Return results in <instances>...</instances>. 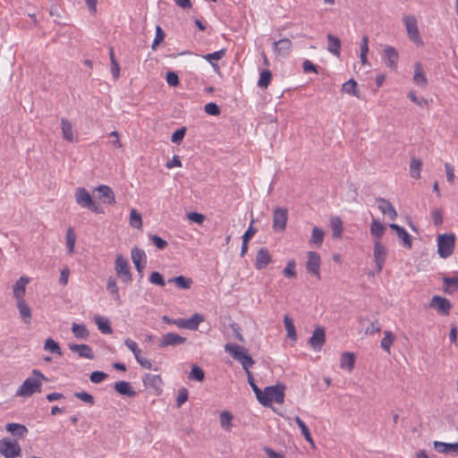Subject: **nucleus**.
I'll use <instances>...</instances> for the list:
<instances>
[{
  "label": "nucleus",
  "mask_w": 458,
  "mask_h": 458,
  "mask_svg": "<svg viewBox=\"0 0 458 458\" xmlns=\"http://www.w3.org/2000/svg\"><path fill=\"white\" fill-rule=\"evenodd\" d=\"M107 377V374L103 371H93L90 376L89 379L94 384L101 383L103 380H105Z\"/></svg>",
  "instance_id": "obj_57"
},
{
  "label": "nucleus",
  "mask_w": 458,
  "mask_h": 458,
  "mask_svg": "<svg viewBox=\"0 0 458 458\" xmlns=\"http://www.w3.org/2000/svg\"><path fill=\"white\" fill-rule=\"evenodd\" d=\"M284 323L287 331V336L293 340H296L297 335L293 319L288 315H285L284 318Z\"/></svg>",
  "instance_id": "obj_49"
},
{
  "label": "nucleus",
  "mask_w": 458,
  "mask_h": 458,
  "mask_svg": "<svg viewBox=\"0 0 458 458\" xmlns=\"http://www.w3.org/2000/svg\"><path fill=\"white\" fill-rule=\"evenodd\" d=\"M389 227L396 233L398 238L402 242V245L404 248L408 250H411L412 248V237L407 233V231L403 227L396 224H390Z\"/></svg>",
  "instance_id": "obj_15"
},
{
  "label": "nucleus",
  "mask_w": 458,
  "mask_h": 458,
  "mask_svg": "<svg viewBox=\"0 0 458 458\" xmlns=\"http://www.w3.org/2000/svg\"><path fill=\"white\" fill-rule=\"evenodd\" d=\"M165 37V31L162 30L160 26L157 25L156 27V36L151 46L152 49H155L156 47L164 40Z\"/></svg>",
  "instance_id": "obj_56"
},
{
  "label": "nucleus",
  "mask_w": 458,
  "mask_h": 458,
  "mask_svg": "<svg viewBox=\"0 0 458 458\" xmlns=\"http://www.w3.org/2000/svg\"><path fill=\"white\" fill-rule=\"evenodd\" d=\"M166 82L172 87H177L180 83L178 74L174 72H167L165 75Z\"/></svg>",
  "instance_id": "obj_60"
},
{
  "label": "nucleus",
  "mask_w": 458,
  "mask_h": 458,
  "mask_svg": "<svg viewBox=\"0 0 458 458\" xmlns=\"http://www.w3.org/2000/svg\"><path fill=\"white\" fill-rule=\"evenodd\" d=\"M188 390L185 387L179 389L176 398L177 406L180 407L182 403H184L188 400Z\"/></svg>",
  "instance_id": "obj_62"
},
{
  "label": "nucleus",
  "mask_w": 458,
  "mask_h": 458,
  "mask_svg": "<svg viewBox=\"0 0 458 458\" xmlns=\"http://www.w3.org/2000/svg\"><path fill=\"white\" fill-rule=\"evenodd\" d=\"M324 241V232L322 229L314 226L310 239V243L315 244L317 247H320Z\"/></svg>",
  "instance_id": "obj_40"
},
{
  "label": "nucleus",
  "mask_w": 458,
  "mask_h": 458,
  "mask_svg": "<svg viewBox=\"0 0 458 458\" xmlns=\"http://www.w3.org/2000/svg\"><path fill=\"white\" fill-rule=\"evenodd\" d=\"M294 420L297 423V425L299 426V428H301V434H302L303 437L305 438V440L308 443H310L313 448H315V444L311 437L309 428L306 426V424L302 421V420L300 417L296 416L294 418Z\"/></svg>",
  "instance_id": "obj_37"
},
{
  "label": "nucleus",
  "mask_w": 458,
  "mask_h": 458,
  "mask_svg": "<svg viewBox=\"0 0 458 458\" xmlns=\"http://www.w3.org/2000/svg\"><path fill=\"white\" fill-rule=\"evenodd\" d=\"M44 349L49 351L52 353L62 355V350L57 342L53 340L51 337L47 338L44 344Z\"/></svg>",
  "instance_id": "obj_51"
},
{
  "label": "nucleus",
  "mask_w": 458,
  "mask_h": 458,
  "mask_svg": "<svg viewBox=\"0 0 458 458\" xmlns=\"http://www.w3.org/2000/svg\"><path fill=\"white\" fill-rule=\"evenodd\" d=\"M186 341V337L181 336L176 333H167L163 335L158 343V347L164 348L166 346H176L184 344Z\"/></svg>",
  "instance_id": "obj_11"
},
{
  "label": "nucleus",
  "mask_w": 458,
  "mask_h": 458,
  "mask_svg": "<svg viewBox=\"0 0 458 458\" xmlns=\"http://www.w3.org/2000/svg\"><path fill=\"white\" fill-rule=\"evenodd\" d=\"M377 201L379 202L378 209L384 215H387L391 220L397 217V212L392 203L384 198H377Z\"/></svg>",
  "instance_id": "obj_22"
},
{
  "label": "nucleus",
  "mask_w": 458,
  "mask_h": 458,
  "mask_svg": "<svg viewBox=\"0 0 458 458\" xmlns=\"http://www.w3.org/2000/svg\"><path fill=\"white\" fill-rule=\"evenodd\" d=\"M327 51L339 57L341 54V40L333 34H327Z\"/></svg>",
  "instance_id": "obj_24"
},
{
  "label": "nucleus",
  "mask_w": 458,
  "mask_h": 458,
  "mask_svg": "<svg viewBox=\"0 0 458 458\" xmlns=\"http://www.w3.org/2000/svg\"><path fill=\"white\" fill-rule=\"evenodd\" d=\"M187 217L190 221L201 225L205 220V216L198 212H190L187 214Z\"/></svg>",
  "instance_id": "obj_64"
},
{
  "label": "nucleus",
  "mask_w": 458,
  "mask_h": 458,
  "mask_svg": "<svg viewBox=\"0 0 458 458\" xmlns=\"http://www.w3.org/2000/svg\"><path fill=\"white\" fill-rule=\"evenodd\" d=\"M75 199L79 206L84 208L93 205V199L85 188H77L75 191Z\"/></svg>",
  "instance_id": "obj_17"
},
{
  "label": "nucleus",
  "mask_w": 458,
  "mask_h": 458,
  "mask_svg": "<svg viewBox=\"0 0 458 458\" xmlns=\"http://www.w3.org/2000/svg\"><path fill=\"white\" fill-rule=\"evenodd\" d=\"M73 395L79 400L89 403V405H93L95 403L94 397L87 392H75Z\"/></svg>",
  "instance_id": "obj_55"
},
{
  "label": "nucleus",
  "mask_w": 458,
  "mask_h": 458,
  "mask_svg": "<svg viewBox=\"0 0 458 458\" xmlns=\"http://www.w3.org/2000/svg\"><path fill=\"white\" fill-rule=\"evenodd\" d=\"M330 227L332 230V235L334 238H341L344 228H343V223L340 217L338 216H333L330 219Z\"/></svg>",
  "instance_id": "obj_34"
},
{
  "label": "nucleus",
  "mask_w": 458,
  "mask_h": 458,
  "mask_svg": "<svg viewBox=\"0 0 458 458\" xmlns=\"http://www.w3.org/2000/svg\"><path fill=\"white\" fill-rule=\"evenodd\" d=\"M308 259L306 261V270L309 274L316 276V278L320 279V265H321V258L318 253L316 251H308L307 253Z\"/></svg>",
  "instance_id": "obj_8"
},
{
  "label": "nucleus",
  "mask_w": 458,
  "mask_h": 458,
  "mask_svg": "<svg viewBox=\"0 0 458 458\" xmlns=\"http://www.w3.org/2000/svg\"><path fill=\"white\" fill-rule=\"evenodd\" d=\"M205 378L204 370L199 366H193L189 374V379L202 382Z\"/></svg>",
  "instance_id": "obj_52"
},
{
  "label": "nucleus",
  "mask_w": 458,
  "mask_h": 458,
  "mask_svg": "<svg viewBox=\"0 0 458 458\" xmlns=\"http://www.w3.org/2000/svg\"><path fill=\"white\" fill-rule=\"evenodd\" d=\"M0 453L4 458H15L21 454V446L17 440L0 439Z\"/></svg>",
  "instance_id": "obj_6"
},
{
  "label": "nucleus",
  "mask_w": 458,
  "mask_h": 458,
  "mask_svg": "<svg viewBox=\"0 0 458 458\" xmlns=\"http://www.w3.org/2000/svg\"><path fill=\"white\" fill-rule=\"evenodd\" d=\"M394 335L390 331L384 332V338L381 340L380 346L383 350H385L387 353H390V347L394 341Z\"/></svg>",
  "instance_id": "obj_47"
},
{
  "label": "nucleus",
  "mask_w": 458,
  "mask_h": 458,
  "mask_svg": "<svg viewBox=\"0 0 458 458\" xmlns=\"http://www.w3.org/2000/svg\"><path fill=\"white\" fill-rule=\"evenodd\" d=\"M326 342L325 330L321 327H317L313 331L312 336L309 340V344L315 351H320Z\"/></svg>",
  "instance_id": "obj_14"
},
{
  "label": "nucleus",
  "mask_w": 458,
  "mask_h": 458,
  "mask_svg": "<svg viewBox=\"0 0 458 458\" xmlns=\"http://www.w3.org/2000/svg\"><path fill=\"white\" fill-rule=\"evenodd\" d=\"M69 349L72 352L77 353L81 358H86V359H89V360H93L95 358L91 347L88 344H70Z\"/></svg>",
  "instance_id": "obj_20"
},
{
  "label": "nucleus",
  "mask_w": 458,
  "mask_h": 458,
  "mask_svg": "<svg viewBox=\"0 0 458 458\" xmlns=\"http://www.w3.org/2000/svg\"><path fill=\"white\" fill-rule=\"evenodd\" d=\"M421 167H422L421 160L419 158L412 157L411 159V165H410L411 176L414 179H419L420 177Z\"/></svg>",
  "instance_id": "obj_42"
},
{
  "label": "nucleus",
  "mask_w": 458,
  "mask_h": 458,
  "mask_svg": "<svg viewBox=\"0 0 458 458\" xmlns=\"http://www.w3.org/2000/svg\"><path fill=\"white\" fill-rule=\"evenodd\" d=\"M145 386L151 387L159 394L162 392L163 381L159 375L146 374L143 377Z\"/></svg>",
  "instance_id": "obj_19"
},
{
  "label": "nucleus",
  "mask_w": 458,
  "mask_h": 458,
  "mask_svg": "<svg viewBox=\"0 0 458 458\" xmlns=\"http://www.w3.org/2000/svg\"><path fill=\"white\" fill-rule=\"evenodd\" d=\"M435 449L442 454H458V443H444L439 441L434 442Z\"/></svg>",
  "instance_id": "obj_25"
},
{
  "label": "nucleus",
  "mask_w": 458,
  "mask_h": 458,
  "mask_svg": "<svg viewBox=\"0 0 458 458\" xmlns=\"http://www.w3.org/2000/svg\"><path fill=\"white\" fill-rule=\"evenodd\" d=\"M106 289L110 293V294L112 295L113 300L114 301H116L118 304H120L121 303V298H120V295H119V289H118L116 282H115V280H114V278L113 276H109L108 277L107 284H106Z\"/></svg>",
  "instance_id": "obj_35"
},
{
  "label": "nucleus",
  "mask_w": 458,
  "mask_h": 458,
  "mask_svg": "<svg viewBox=\"0 0 458 458\" xmlns=\"http://www.w3.org/2000/svg\"><path fill=\"white\" fill-rule=\"evenodd\" d=\"M149 282L153 284L159 285L161 287L165 285V281L163 277V276L157 271H154L149 276Z\"/></svg>",
  "instance_id": "obj_54"
},
{
  "label": "nucleus",
  "mask_w": 458,
  "mask_h": 458,
  "mask_svg": "<svg viewBox=\"0 0 458 458\" xmlns=\"http://www.w3.org/2000/svg\"><path fill=\"white\" fill-rule=\"evenodd\" d=\"M293 44L290 38H284L273 44V52L276 56H287L292 51Z\"/></svg>",
  "instance_id": "obj_13"
},
{
  "label": "nucleus",
  "mask_w": 458,
  "mask_h": 458,
  "mask_svg": "<svg viewBox=\"0 0 458 458\" xmlns=\"http://www.w3.org/2000/svg\"><path fill=\"white\" fill-rule=\"evenodd\" d=\"M296 263L294 259L287 262L286 267L283 270V274L287 278H295L297 276L295 270Z\"/></svg>",
  "instance_id": "obj_53"
},
{
  "label": "nucleus",
  "mask_w": 458,
  "mask_h": 458,
  "mask_svg": "<svg viewBox=\"0 0 458 458\" xmlns=\"http://www.w3.org/2000/svg\"><path fill=\"white\" fill-rule=\"evenodd\" d=\"M284 391L285 386L283 384L267 386L263 391L261 390V394L257 397V400L265 407H271L273 402L282 404L284 400Z\"/></svg>",
  "instance_id": "obj_1"
},
{
  "label": "nucleus",
  "mask_w": 458,
  "mask_h": 458,
  "mask_svg": "<svg viewBox=\"0 0 458 458\" xmlns=\"http://www.w3.org/2000/svg\"><path fill=\"white\" fill-rule=\"evenodd\" d=\"M403 22L405 25V29L407 30V34L409 38L414 42L415 44L421 45L422 40L420 36L417 19L413 15H404Z\"/></svg>",
  "instance_id": "obj_7"
},
{
  "label": "nucleus",
  "mask_w": 458,
  "mask_h": 458,
  "mask_svg": "<svg viewBox=\"0 0 458 458\" xmlns=\"http://www.w3.org/2000/svg\"><path fill=\"white\" fill-rule=\"evenodd\" d=\"M168 283H174L179 289L188 290L192 284V279L183 276H178L169 278Z\"/></svg>",
  "instance_id": "obj_32"
},
{
  "label": "nucleus",
  "mask_w": 458,
  "mask_h": 458,
  "mask_svg": "<svg viewBox=\"0 0 458 458\" xmlns=\"http://www.w3.org/2000/svg\"><path fill=\"white\" fill-rule=\"evenodd\" d=\"M205 112L210 115H219L221 113L220 107L213 102L208 103L204 107Z\"/></svg>",
  "instance_id": "obj_59"
},
{
  "label": "nucleus",
  "mask_w": 458,
  "mask_h": 458,
  "mask_svg": "<svg viewBox=\"0 0 458 458\" xmlns=\"http://www.w3.org/2000/svg\"><path fill=\"white\" fill-rule=\"evenodd\" d=\"M272 80V72L266 69L262 70L259 74V79L258 81V86L261 89H267V86L270 84V81Z\"/></svg>",
  "instance_id": "obj_46"
},
{
  "label": "nucleus",
  "mask_w": 458,
  "mask_h": 458,
  "mask_svg": "<svg viewBox=\"0 0 458 458\" xmlns=\"http://www.w3.org/2000/svg\"><path fill=\"white\" fill-rule=\"evenodd\" d=\"M32 374L37 377L26 378L19 389L16 391V396H30L34 393H40L42 382L41 380H47L46 377L38 369H33Z\"/></svg>",
  "instance_id": "obj_2"
},
{
  "label": "nucleus",
  "mask_w": 458,
  "mask_h": 458,
  "mask_svg": "<svg viewBox=\"0 0 458 458\" xmlns=\"http://www.w3.org/2000/svg\"><path fill=\"white\" fill-rule=\"evenodd\" d=\"M384 58L386 66L393 70L397 68L399 55L394 47L387 46L384 48Z\"/></svg>",
  "instance_id": "obj_18"
},
{
  "label": "nucleus",
  "mask_w": 458,
  "mask_h": 458,
  "mask_svg": "<svg viewBox=\"0 0 458 458\" xmlns=\"http://www.w3.org/2000/svg\"><path fill=\"white\" fill-rule=\"evenodd\" d=\"M455 247V235L454 233H443L437 237L438 255L446 259L452 255Z\"/></svg>",
  "instance_id": "obj_4"
},
{
  "label": "nucleus",
  "mask_w": 458,
  "mask_h": 458,
  "mask_svg": "<svg viewBox=\"0 0 458 458\" xmlns=\"http://www.w3.org/2000/svg\"><path fill=\"white\" fill-rule=\"evenodd\" d=\"M225 55V49H220L211 54H207L204 58L211 63L212 60H220Z\"/></svg>",
  "instance_id": "obj_61"
},
{
  "label": "nucleus",
  "mask_w": 458,
  "mask_h": 458,
  "mask_svg": "<svg viewBox=\"0 0 458 458\" xmlns=\"http://www.w3.org/2000/svg\"><path fill=\"white\" fill-rule=\"evenodd\" d=\"M272 261V257L266 248H260L256 255L255 267L258 270L266 268L268 264Z\"/></svg>",
  "instance_id": "obj_16"
},
{
  "label": "nucleus",
  "mask_w": 458,
  "mask_h": 458,
  "mask_svg": "<svg viewBox=\"0 0 458 458\" xmlns=\"http://www.w3.org/2000/svg\"><path fill=\"white\" fill-rule=\"evenodd\" d=\"M17 308L23 322L25 324H30L31 319V310L25 300L17 301Z\"/></svg>",
  "instance_id": "obj_27"
},
{
  "label": "nucleus",
  "mask_w": 458,
  "mask_h": 458,
  "mask_svg": "<svg viewBox=\"0 0 458 458\" xmlns=\"http://www.w3.org/2000/svg\"><path fill=\"white\" fill-rule=\"evenodd\" d=\"M342 90L349 95L360 98V93L357 89V82L353 79H350L342 85Z\"/></svg>",
  "instance_id": "obj_38"
},
{
  "label": "nucleus",
  "mask_w": 458,
  "mask_h": 458,
  "mask_svg": "<svg viewBox=\"0 0 458 458\" xmlns=\"http://www.w3.org/2000/svg\"><path fill=\"white\" fill-rule=\"evenodd\" d=\"M114 269L117 276L124 283L130 284L132 281V275L127 259L118 255L114 261Z\"/></svg>",
  "instance_id": "obj_5"
},
{
  "label": "nucleus",
  "mask_w": 458,
  "mask_h": 458,
  "mask_svg": "<svg viewBox=\"0 0 458 458\" xmlns=\"http://www.w3.org/2000/svg\"><path fill=\"white\" fill-rule=\"evenodd\" d=\"M185 132H186V128L185 127H182V128L176 130L172 134V138H171L172 142H174V143L181 142L182 140L184 135H185Z\"/></svg>",
  "instance_id": "obj_63"
},
{
  "label": "nucleus",
  "mask_w": 458,
  "mask_h": 458,
  "mask_svg": "<svg viewBox=\"0 0 458 458\" xmlns=\"http://www.w3.org/2000/svg\"><path fill=\"white\" fill-rule=\"evenodd\" d=\"M96 324L98 325V329L106 335H110L113 333V329L110 326V322L107 318H104L102 317L97 316L95 318Z\"/></svg>",
  "instance_id": "obj_41"
},
{
  "label": "nucleus",
  "mask_w": 458,
  "mask_h": 458,
  "mask_svg": "<svg viewBox=\"0 0 458 458\" xmlns=\"http://www.w3.org/2000/svg\"><path fill=\"white\" fill-rule=\"evenodd\" d=\"M203 321L204 317L199 313H195L190 318H187V329L197 330L199 324Z\"/></svg>",
  "instance_id": "obj_50"
},
{
  "label": "nucleus",
  "mask_w": 458,
  "mask_h": 458,
  "mask_svg": "<svg viewBox=\"0 0 458 458\" xmlns=\"http://www.w3.org/2000/svg\"><path fill=\"white\" fill-rule=\"evenodd\" d=\"M99 192V199L104 204L114 205L115 203V196L113 190L107 185H99L96 188Z\"/></svg>",
  "instance_id": "obj_21"
},
{
  "label": "nucleus",
  "mask_w": 458,
  "mask_h": 458,
  "mask_svg": "<svg viewBox=\"0 0 458 458\" xmlns=\"http://www.w3.org/2000/svg\"><path fill=\"white\" fill-rule=\"evenodd\" d=\"M149 239L153 242V243L158 250H164L168 245L165 240L162 239L161 237L156 234H150Z\"/></svg>",
  "instance_id": "obj_58"
},
{
  "label": "nucleus",
  "mask_w": 458,
  "mask_h": 458,
  "mask_svg": "<svg viewBox=\"0 0 458 458\" xmlns=\"http://www.w3.org/2000/svg\"><path fill=\"white\" fill-rule=\"evenodd\" d=\"M76 242V234L72 227L67 229L66 233V247L69 254L74 252V247Z\"/></svg>",
  "instance_id": "obj_48"
},
{
  "label": "nucleus",
  "mask_w": 458,
  "mask_h": 458,
  "mask_svg": "<svg viewBox=\"0 0 458 458\" xmlns=\"http://www.w3.org/2000/svg\"><path fill=\"white\" fill-rule=\"evenodd\" d=\"M115 391L129 397H132L136 395V392L132 389L131 386L129 382L126 381H119L114 384Z\"/></svg>",
  "instance_id": "obj_26"
},
{
  "label": "nucleus",
  "mask_w": 458,
  "mask_h": 458,
  "mask_svg": "<svg viewBox=\"0 0 458 458\" xmlns=\"http://www.w3.org/2000/svg\"><path fill=\"white\" fill-rule=\"evenodd\" d=\"M355 356L352 352H344L342 353L340 368L346 369L349 371L352 370L354 368Z\"/></svg>",
  "instance_id": "obj_31"
},
{
  "label": "nucleus",
  "mask_w": 458,
  "mask_h": 458,
  "mask_svg": "<svg viewBox=\"0 0 458 458\" xmlns=\"http://www.w3.org/2000/svg\"><path fill=\"white\" fill-rule=\"evenodd\" d=\"M30 283V278L21 276L13 285V295L16 301L24 300L26 285Z\"/></svg>",
  "instance_id": "obj_23"
},
{
  "label": "nucleus",
  "mask_w": 458,
  "mask_h": 458,
  "mask_svg": "<svg viewBox=\"0 0 458 458\" xmlns=\"http://www.w3.org/2000/svg\"><path fill=\"white\" fill-rule=\"evenodd\" d=\"M430 307L442 315H448L452 308L451 302L445 297L434 295L430 301Z\"/></svg>",
  "instance_id": "obj_10"
},
{
  "label": "nucleus",
  "mask_w": 458,
  "mask_h": 458,
  "mask_svg": "<svg viewBox=\"0 0 458 458\" xmlns=\"http://www.w3.org/2000/svg\"><path fill=\"white\" fill-rule=\"evenodd\" d=\"M412 80L416 85L420 87H426L428 84V80L420 63L415 64L414 75Z\"/></svg>",
  "instance_id": "obj_28"
},
{
  "label": "nucleus",
  "mask_w": 458,
  "mask_h": 458,
  "mask_svg": "<svg viewBox=\"0 0 458 458\" xmlns=\"http://www.w3.org/2000/svg\"><path fill=\"white\" fill-rule=\"evenodd\" d=\"M129 223H130V225L133 228H137V229L142 228L141 215L135 208H132L130 212Z\"/></svg>",
  "instance_id": "obj_45"
},
{
  "label": "nucleus",
  "mask_w": 458,
  "mask_h": 458,
  "mask_svg": "<svg viewBox=\"0 0 458 458\" xmlns=\"http://www.w3.org/2000/svg\"><path fill=\"white\" fill-rule=\"evenodd\" d=\"M444 288L443 291L447 294H452L458 291V277H448L443 278Z\"/></svg>",
  "instance_id": "obj_30"
},
{
  "label": "nucleus",
  "mask_w": 458,
  "mask_h": 458,
  "mask_svg": "<svg viewBox=\"0 0 458 458\" xmlns=\"http://www.w3.org/2000/svg\"><path fill=\"white\" fill-rule=\"evenodd\" d=\"M61 129L63 138L67 141L72 142L74 140V137L72 123L64 117L61 118Z\"/></svg>",
  "instance_id": "obj_29"
},
{
  "label": "nucleus",
  "mask_w": 458,
  "mask_h": 458,
  "mask_svg": "<svg viewBox=\"0 0 458 458\" xmlns=\"http://www.w3.org/2000/svg\"><path fill=\"white\" fill-rule=\"evenodd\" d=\"M233 415L230 411H224L220 413L219 420L221 427L226 430L230 431L233 427Z\"/></svg>",
  "instance_id": "obj_39"
},
{
  "label": "nucleus",
  "mask_w": 458,
  "mask_h": 458,
  "mask_svg": "<svg viewBox=\"0 0 458 458\" xmlns=\"http://www.w3.org/2000/svg\"><path fill=\"white\" fill-rule=\"evenodd\" d=\"M5 429L20 437H23L28 433V428L24 425L14 422L6 424Z\"/></svg>",
  "instance_id": "obj_33"
},
{
  "label": "nucleus",
  "mask_w": 458,
  "mask_h": 458,
  "mask_svg": "<svg viewBox=\"0 0 458 458\" xmlns=\"http://www.w3.org/2000/svg\"><path fill=\"white\" fill-rule=\"evenodd\" d=\"M225 352H228L236 360L241 362L242 369L248 373L250 368L254 364V360L249 354L248 350L235 344H226L225 345Z\"/></svg>",
  "instance_id": "obj_3"
},
{
  "label": "nucleus",
  "mask_w": 458,
  "mask_h": 458,
  "mask_svg": "<svg viewBox=\"0 0 458 458\" xmlns=\"http://www.w3.org/2000/svg\"><path fill=\"white\" fill-rule=\"evenodd\" d=\"M131 257L134 265L143 262L147 263V257L144 250L138 247H134L131 249Z\"/></svg>",
  "instance_id": "obj_43"
},
{
  "label": "nucleus",
  "mask_w": 458,
  "mask_h": 458,
  "mask_svg": "<svg viewBox=\"0 0 458 458\" xmlns=\"http://www.w3.org/2000/svg\"><path fill=\"white\" fill-rule=\"evenodd\" d=\"M72 331L75 337L80 339H87L89 335V330L85 325L73 323Z\"/></svg>",
  "instance_id": "obj_44"
},
{
  "label": "nucleus",
  "mask_w": 458,
  "mask_h": 458,
  "mask_svg": "<svg viewBox=\"0 0 458 458\" xmlns=\"http://www.w3.org/2000/svg\"><path fill=\"white\" fill-rule=\"evenodd\" d=\"M288 212L286 208H276L273 211V229L276 232H283L286 228Z\"/></svg>",
  "instance_id": "obj_9"
},
{
  "label": "nucleus",
  "mask_w": 458,
  "mask_h": 458,
  "mask_svg": "<svg viewBox=\"0 0 458 458\" xmlns=\"http://www.w3.org/2000/svg\"><path fill=\"white\" fill-rule=\"evenodd\" d=\"M386 231V226L381 224L377 219H373L370 225V233L372 236L378 240L382 237Z\"/></svg>",
  "instance_id": "obj_36"
},
{
  "label": "nucleus",
  "mask_w": 458,
  "mask_h": 458,
  "mask_svg": "<svg viewBox=\"0 0 458 458\" xmlns=\"http://www.w3.org/2000/svg\"><path fill=\"white\" fill-rule=\"evenodd\" d=\"M386 256V247L378 241H374V259L377 265V273H380Z\"/></svg>",
  "instance_id": "obj_12"
}]
</instances>
